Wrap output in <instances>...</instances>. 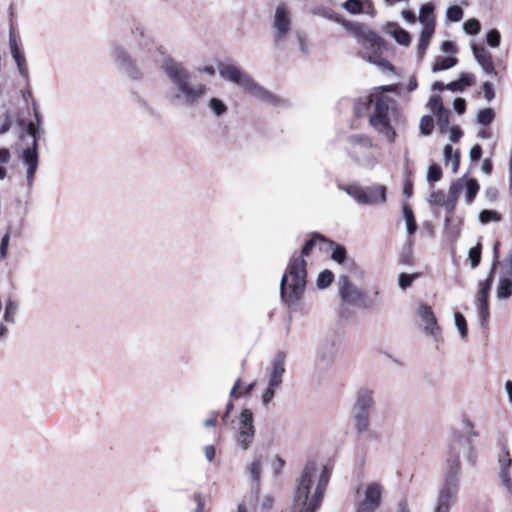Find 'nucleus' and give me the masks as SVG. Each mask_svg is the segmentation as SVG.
Segmentation results:
<instances>
[{
	"label": "nucleus",
	"mask_w": 512,
	"mask_h": 512,
	"mask_svg": "<svg viewBox=\"0 0 512 512\" xmlns=\"http://www.w3.org/2000/svg\"><path fill=\"white\" fill-rule=\"evenodd\" d=\"M126 42L133 56L120 44L111 46L110 55L122 74L132 80L140 81L144 73L139 63L145 65L154 61L157 47L142 28L132 31Z\"/></svg>",
	"instance_id": "f257e3e1"
},
{
	"label": "nucleus",
	"mask_w": 512,
	"mask_h": 512,
	"mask_svg": "<svg viewBox=\"0 0 512 512\" xmlns=\"http://www.w3.org/2000/svg\"><path fill=\"white\" fill-rule=\"evenodd\" d=\"M330 472L326 465L308 462L297 479L290 512H316L322 503Z\"/></svg>",
	"instance_id": "f03ea898"
},
{
	"label": "nucleus",
	"mask_w": 512,
	"mask_h": 512,
	"mask_svg": "<svg viewBox=\"0 0 512 512\" xmlns=\"http://www.w3.org/2000/svg\"><path fill=\"white\" fill-rule=\"evenodd\" d=\"M463 454L466 460L474 465L476 453L470 438L457 436L451 440L448 447L446 474L442 488L439 491L436 505L433 512H449L454 505L458 494V474L460 471V455Z\"/></svg>",
	"instance_id": "7ed1b4c3"
},
{
	"label": "nucleus",
	"mask_w": 512,
	"mask_h": 512,
	"mask_svg": "<svg viewBox=\"0 0 512 512\" xmlns=\"http://www.w3.org/2000/svg\"><path fill=\"white\" fill-rule=\"evenodd\" d=\"M164 73L173 87L167 94L170 104L176 107L194 108L208 91L206 84L193 82L190 71L174 58H165Z\"/></svg>",
	"instance_id": "20e7f679"
},
{
	"label": "nucleus",
	"mask_w": 512,
	"mask_h": 512,
	"mask_svg": "<svg viewBox=\"0 0 512 512\" xmlns=\"http://www.w3.org/2000/svg\"><path fill=\"white\" fill-rule=\"evenodd\" d=\"M317 241H325L322 235L314 234L307 240L301 250V255L293 257L280 281V297L288 307H294L301 301L307 283L306 261Z\"/></svg>",
	"instance_id": "39448f33"
},
{
	"label": "nucleus",
	"mask_w": 512,
	"mask_h": 512,
	"mask_svg": "<svg viewBox=\"0 0 512 512\" xmlns=\"http://www.w3.org/2000/svg\"><path fill=\"white\" fill-rule=\"evenodd\" d=\"M399 118L396 101L382 93H374L373 107L369 112V125L389 143L396 140L397 134L393 122H398Z\"/></svg>",
	"instance_id": "423d86ee"
},
{
	"label": "nucleus",
	"mask_w": 512,
	"mask_h": 512,
	"mask_svg": "<svg viewBox=\"0 0 512 512\" xmlns=\"http://www.w3.org/2000/svg\"><path fill=\"white\" fill-rule=\"evenodd\" d=\"M220 76L229 82L235 83L256 99L272 106H281L285 100L268 91L257 83L248 73L233 64L220 63L218 65Z\"/></svg>",
	"instance_id": "0eeeda50"
},
{
	"label": "nucleus",
	"mask_w": 512,
	"mask_h": 512,
	"mask_svg": "<svg viewBox=\"0 0 512 512\" xmlns=\"http://www.w3.org/2000/svg\"><path fill=\"white\" fill-rule=\"evenodd\" d=\"M345 26L351 31V33H353L358 43L370 51L367 56H363L368 62L381 67H386L389 70L393 69L392 65L387 60L381 58L378 54L382 41L376 33L371 30L363 29V27L358 23L348 22Z\"/></svg>",
	"instance_id": "6e6552de"
},
{
	"label": "nucleus",
	"mask_w": 512,
	"mask_h": 512,
	"mask_svg": "<svg viewBox=\"0 0 512 512\" xmlns=\"http://www.w3.org/2000/svg\"><path fill=\"white\" fill-rule=\"evenodd\" d=\"M347 141L349 153L358 164L366 167H372L376 164V159L372 154L373 143L369 136L351 135Z\"/></svg>",
	"instance_id": "1a4fd4ad"
},
{
	"label": "nucleus",
	"mask_w": 512,
	"mask_h": 512,
	"mask_svg": "<svg viewBox=\"0 0 512 512\" xmlns=\"http://www.w3.org/2000/svg\"><path fill=\"white\" fill-rule=\"evenodd\" d=\"M500 246L499 242H496L494 244L493 252H494V259L492 263V268L490 270V273L487 277V279L480 283L479 290L475 297V303L478 307V315L480 318L481 325L484 326L487 318L489 317V307H488V296L489 292L493 283V276L496 269V266L499 264V256H498V248Z\"/></svg>",
	"instance_id": "9d476101"
},
{
	"label": "nucleus",
	"mask_w": 512,
	"mask_h": 512,
	"mask_svg": "<svg viewBox=\"0 0 512 512\" xmlns=\"http://www.w3.org/2000/svg\"><path fill=\"white\" fill-rule=\"evenodd\" d=\"M263 466V456L256 455L253 461L248 465L247 469L249 471L250 477L252 479V488L251 494L249 497L244 499L242 503L238 505L237 512H254V504L258 500L259 496V485H260V477L262 473Z\"/></svg>",
	"instance_id": "9b49d317"
},
{
	"label": "nucleus",
	"mask_w": 512,
	"mask_h": 512,
	"mask_svg": "<svg viewBox=\"0 0 512 512\" xmlns=\"http://www.w3.org/2000/svg\"><path fill=\"white\" fill-rule=\"evenodd\" d=\"M234 428L237 446L242 450L249 449L255 435L253 413L249 409H244L237 417Z\"/></svg>",
	"instance_id": "f8f14e48"
},
{
	"label": "nucleus",
	"mask_w": 512,
	"mask_h": 512,
	"mask_svg": "<svg viewBox=\"0 0 512 512\" xmlns=\"http://www.w3.org/2000/svg\"><path fill=\"white\" fill-rule=\"evenodd\" d=\"M291 17L286 4H279L275 10L273 29L274 42L277 46H282L290 30Z\"/></svg>",
	"instance_id": "ddd939ff"
},
{
	"label": "nucleus",
	"mask_w": 512,
	"mask_h": 512,
	"mask_svg": "<svg viewBox=\"0 0 512 512\" xmlns=\"http://www.w3.org/2000/svg\"><path fill=\"white\" fill-rule=\"evenodd\" d=\"M382 487L376 482L367 484L364 498L359 503L356 512H375L381 504Z\"/></svg>",
	"instance_id": "4468645a"
},
{
	"label": "nucleus",
	"mask_w": 512,
	"mask_h": 512,
	"mask_svg": "<svg viewBox=\"0 0 512 512\" xmlns=\"http://www.w3.org/2000/svg\"><path fill=\"white\" fill-rule=\"evenodd\" d=\"M338 292L341 300L349 305H357L363 298L362 291L352 284L347 275L338 278Z\"/></svg>",
	"instance_id": "2eb2a0df"
},
{
	"label": "nucleus",
	"mask_w": 512,
	"mask_h": 512,
	"mask_svg": "<svg viewBox=\"0 0 512 512\" xmlns=\"http://www.w3.org/2000/svg\"><path fill=\"white\" fill-rule=\"evenodd\" d=\"M20 158L23 164L26 166V181L27 186L30 188L33 186L39 163L38 146L36 143L31 144L29 147L25 148L22 151Z\"/></svg>",
	"instance_id": "dca6fc26"
},
{
	"label": "nucleus",
	"mask_w": 512,
	"mask_h": 512,
	"mask_svg": "<svg viewBox=\"0 0 512 512\" xmlns=\"http://www.w3.org/2000/svg\"><path fill=\"white\" fill-rule=\"evenodd\" d=\"M464 188H466V201L470 204L479 191V184L475 179L459 178L450 186L449 194L451 197L457 198Z\"/></svg>",
	"instance_id": "f3484780"
},
{
	"label": "nucleus",
	"mask_w": 512,
	"mask_h": 512,
	"mask_svg": "<svg viewBox=\"0 0 512 512\" xmlns=\"http://www.w3.org/2000/svg\"><path fill=\"white\" fill-rule=\"evenodd\" d=\"M417 314L424 324V332L432 336L437 341L440 334V328L437 325V321L431 307L426 304H421L417 310Z\"/></svg>",
	"instance_id": "a211bd4d"
},
{
	"label": "nucleus",
	"mask_w": 512,
	"mask_h": 512,
	"mask_svg": "<svg viewBox=\"0 0 512 512\" xmlns=\"http://www.w3.org/2000/svg\"><path fill=\"white\" fill-rule=\"evenodd\" d=\"M286 355L284 352H279L273 362L270 372L268 385L272 388H278L282 384V377L285 372Z\"/></svg>",
	"instance_id": "6ab92c4d"
},
{
	"label": "nucleus",
	"mask_w": 512,
	"mask_h": 512,
	"mask_svg": "<svg viewBox=\"0 0 512 512\" xmlns=\"http://www.w3.org/2000/svg\"><path fill=\"white\" fill-rule=\"evenodd\" d=\"M474 57L482 69L491 75H496L492 56L484 47H478L477 45L472 46Z\"/></svg>",
	"instance_id": "aec40b11"
},
{
	"label": "nucleus",
	"mask_w": 512,
	"mask_h": 512,
	"mask_svg": "<svg viewBox=\"0 0 512 512\" xmlns=\"http://www.w3.org/2000/svg\"><path fill=\"white\" fill-rule=\"evenodd\" d=\"M374 405L373 392L367 388H361L357 392L354 411L369 412Z\"/></svg>",
	"instance_id": "412c9836"
},
{
	"label": "nucleus",
	"mask_w": 512,
	"mask_h": 512,
	"mask_svg": "<svg viewBox=\"0 0 512 512\" xmlns=\"http://www.w3.org/2000/svg\"><path fill=\"white\" fill-rule=\"evenodd\" d=\"M512 296V276L499 272L496 286V297L499 300H506Z\"/></svg>",
	"instance_id": "4be33fe9"
},
{
	"label": "nucleus",
	"mask_w": 512,
	"mask_h": 512,
	"mask_svg": "<svg viewBox=\"0 0 512 512\" xmlns=\"http://www.w3.org/2000/svg\"><path fill=\"white\" fill-rule=\"evenodd\" d=\"M386 201L384 186L371 187L365 190L363 204L374 205Z\"/></svg>",
	"instance_id": "5701e85b"
},
{
	"label": "nucleus",
	"mask_w": 512,
	"mask_h": 512,
	"mask_svg": "<svg viewBox=\"0 0 512 512\" xmlns=\"http://www.w3.org/2000/svg\"><path fill=\"white\" fill-rule=\"evenodd\" d=\"M387 32L400 45L408 46L411 42L410 34L406 30L401 28L397 23H388Z\"/></svg>",
	"instance_id": "b1692460"
},
{
	"label": "nucleus",
	"mask_w": 512,
	"mask_h": 512,
	"mask_svg": "<svg viewBox=\"0 0 512 512\" xmlns=\"http://www.w3.org/2000/svg\"><path fill=\"white\" fill-rule=\"evenodd\" d=\"M339 347L340 339L338 337L331 340L326 339L321 345V357L330 362L339 351Z\"/></svg>",
	"instance_id": "393cba45"
},
{
	"label": "nucleus",
	"mask_w": 512,
	"mask_h": 512,
	"mask_svg": "<svg viewBox=\"0 0 512 512\" xmlns=\"http://www.w3.org/2000/svg\"><path fill=\"white\" fill-rule=\"evenodd\" d=\"M373 103H374V93L364 96V97H360L355 102V105H354L355 114L358 117H362L365 114L369 115V112L372 110Z\"/></svg>",
	"instance_id": "a878e982"
},
{
	"label": "nucleus",
	"mask_w": 512,
	"mask_h": 512,
	"mask_svg": "<svg viewBox=\"0 0 512 512\" xmlns=\"http://www.w3.org/2000/svg\"><path fill=\"white\" fill-rule=\"evenodd\" d=\"M457 64V59L454 57H441L437 56L432 64V71L438 72L453 68Z\"/></svg>",
	"instance_id": "bb28decb"
},
{
	"label": "nucleus",
	"mask_w": 512,
	"mask_h": 512,
	"mask_svg": "<svg viewBox=\"0 0 512 512\" xmlns=\"http://www.w3.org/2000/svg\"><path fill=\"white\" fill-rule=\"evenodd\" d=\"M353 417L355 428L359 433L368 431L369 429V412L354 411Z\"/></svg>",
	"instance_id": "cd10ccee"
},
{
	"label": "nucleus",
	"mask_w": 512,
	"mask_h": 512,
	"mask_svg": "<svg viewBox=\"0 0 512 512\" xmlns=\"http://www.w3.org/2000/svg\"><path fill=\"white\" fill-rule=\"evenodd\" d=\"M497 462L499 466V478L502 477V473L509 474L512 460L506 448H502L498 453Z\"/></svg>",
	"instance_id": "c85d7f7f"
},
{
	"label": "nucleus",
	"mask_w": 512,
	"mask_h": 512,
	"mask_svg": "<svg viewBox=\"0 0 512 512\" xmlns=\"http://www.w3.org/2000/svg\"><path fill=\"white\" fill-rule=\"evenodd\" d=\"M473 76L469 74L463 75L459 80L453 81L445 86V88L449 91L453 92H461L465 87L472 85Z\"/></svg>",
	"instance_id": "c756f323"
},
{
	"label": "nucleus",
	"mask_w": 512,
	"mask_h": 512,
	"mask_svg": "<svg viewBox=\"0 0 512 512\" xmlns=\"http://www.w3.org/2000/svg\"><path fill=\"white\" fill-rule=\"evenodd\" d=\"M433 11L434 8L430 3L421 6L419 11V21L422 24V26H426L427 24L435 25Z\"/></svg>",
	"instance_id": "7c9ffc66"
},
{
	"label": "nucleus",
	"mask_w": 512,
	"mask_h": 512,
	"mask_svg": "<svg viewBox=\"0 0 512 512\" xmlns=\"http://www.w3.org/2000/svg\"><path fill=\"white\" fill-rule=\"evenodd\" d=\"M207 107L217 117L226 114L228 111L227 105L222 100L216 97L210 98L208 100Z\"/></svg>",
	"instance_id": "2f4dec72"
},
{
	"label": "nucleus",
	"mask_w": 512,
	"mask_h": 512,
	"mask_svg": "<svg viewBox=\"0 0 512 512\" xmlns=\"http://www.w3.org/2000/svg\"><path fill=\"white\" fill-rule=\"evenodd\" d=\"M403 218L406 222V229L409 235H412L417 230V224L412 209L405 204L402 208Z\"/></svg>",
	"instance_id": "473e14b6"
},
{
	"label": "nucleus",
	"mask_w": 512,
	"mask_h": 512,
	"mask_svg": "<svg viewBox=\"0 0 512 512\" xmlns=\"http://www.w3.org/2000/svg\"><path fill=\"white\" fill-rule=\"evenodd\" d=\"M495 118V112L492 108H484L478 111L476 121L482 126L490 125Z\"/></svg>",
	"instance_id": "72a5a7b5"
},
{
	"label": "nucleus",
	"mask_w": 512,
	"mask_h": 512,
	"mask_svg": "<svg viewBox=\"0 0 512 512\" xmlns=\"http://www.w3.org/2000/svg\"><path fill=\"white\" fill-rule=\"evenodd\" d=\"M17 311L18 304L13 300L8 299V301L6 302L5 311L3 315L4 320L8 323L13 324L15 322V315Z\"/></svg>",
	"instance_id": "f704fd0d"
},
{
	"label": "nucleus",
	"mask_w": 512,
	"mask_h": 512,
	"mask_svg": "<svg viewBox=\"0 0 512 512\" xmlns=\"http://www.w3.org/2000/svg\"><path fill=\"white\" fill-rule=\"evenodd\" d=\"M341 189L353 197L359 204H363L365 189L356 185L343 186Z\"/></svg>",
	"instance_id": "c9c22d12"
},
{
	"label": "nucleus",
	"mask_w": 512,
	"mask_h": 512,
	"mask_svg": "<svg viewBox=\"0 0 512 512\" xmlns=\"http://www.w3.org/2000/svg\"><path fill=\"white\" fill-rule=\"evenodd\" d=\"M334 279V274L330 270H323L318 274L317 287L319 289H325L331 285Z\"/></svg>",
	"instance_id": "e433bc0d"
},
{
	"label": "nucleus",
	"mask_w": 512,
	"mask_h": 512,
	"mask_svg": "<svg viewBox=\"0 0 512 512\" xmlns=\"http://www.w3.org/2000/svg\"><path fill=\"white\" fill-rule=\"evenodd\" d=\"M419 129L422 135L428 136L433 132L434 120L431 116L425 115L420 119Z\"/></svg>",
	"instance_id": "4c0bfd02"
},
{
	"label": "nucleus",
	"mask_w": 512,
	"mask_h": 512,
	"mask_svg": "<svg viewBox=\"0 0 512 512\" xmlns=\"http://www.w3.org/2000/svg\"><path fill=\"white\" fill-rule=\"evenodd\" d=\"M454 321L461 337L466 338L468 334V327L465 317L460 312H456L454 314Z\"/></svg>",
	"instance_id": "58836bf2"
},
{
	"label": "nucleus",
	"mask_w": 512,
	"mask_h": 512,
	"mask_svg": "<svg viewBox=\"0 0 512 512\" xmlns=\"http://www.w3.org/2000/svg\"><path fill=\"white\" fill-rule=\"evenodd\" d=\"M446 18L451 22H459L463 18V10L458 5L448 7Z\"/></svg>",
	"instance_id": "ea45409f"
},
{
	"label": "nucleus",
	"mask_w": 512,
	"mask_h": 512,
	"mask_svg": "<svg viewBox=\"0 0 512 512\" xmlns=\"http://www.w3.org/2000/svg\"><path fill=\"white\" fill-rule=\"evenodd\" d=\"M442 177V171L439 165L432 164L427 171V180L430 183L438 182Z\"/></svg>",
	"instance_id": "a19ab883"
},
{
	"label": "nucleus",
	"mask_w": 512,
	"mask_h": 512,
	"mask_svg": "<svg viewBox=\"0 0 512 512\" xmlns=\"http://www.w3.org/2000/svg\"><path fill=\"white\" fill-rule=\"evenodd\" d=\"M343 7L346 11H348L351 14H359L362 12L363 5L361 0H347Z\"/></svg>",
	"instance_id": "79ce46f5"
},
{
	"label": "nucleus",
	"mask_w": 512,
	"mask_h": 512,
	"mask_svg": "<svg viewBox=\"0 0 512 512\" xmlns=\"http://www.w3.org/2000/svg\"><path fill=\"white\" fill-rule=\"evenodd\" d=\"M500 215L496 211L492 210H483L479 214V221L482 224H487L491 221H499Z\"/></svg>",
	"instance_id": "37998d69"
},
{
	"label": "nucleus",
	"mask_w": 512,
	"mask_h": 512,
	"mask_svg": "<svg viewBox=\"0 0 512 512\" xmlns=\"http://www.w3.org/2000/svg\"><path fill=\"white\" fill-rule=\"evenodd\" d=\"M419 274L418 273H414V274H406V273H401L399 275V286L401 289L405 290L407 288H409L413 281L418 278Z\"/></svg>",
	"instance_id": "c03bdc74"
},
{
	"label": "nucleus",
	"mask_w": 512,
	"mask_h": 512,
	"mask_svg": "<svg viewBox=\"0 0 512 512\" xmlns=\"http://www.w3.org/2000/svg\"><path fill=\"white\" fill-rule=\"evenodd\" d=\"M463 29L467 34L476 35L480 32L481 26L477 19H469L464 23Z\"/></svg>",
	"instance_id": "a18cd8bd"
},
{
	"label": "nucleus",
	"mask_w": 512,
	"mask_h": 512,
	"mask_svg": "<svg viewBox=\"0 0 512 512\" xmlns=\"http://www.w3.org/2000/svg\"><path fill=\"white\" fill-rule=\"evenodd\" d=\"M487 44L491 47H498L501 41L500 32L497 29H491L486 34Z\"/></svg>",
	"instance_id": "49530a36"
},
{
	"label": "nucleus",
	"mask_w": 512,
	"mask_h": 512,
	"mask_svg": "<svg viewBox=\"0 0 512 512\" xmlns=\"http://www.w3.org/2000/svg\"><path fill=\"white\" fill-rule=\"evenodd\" d=\"M428 107L435 115L445 110V108L442 105L441 97L439 95H433L430 97Z\"/></svg>",
	"instance_id": "de8ad7c7"
},
{
	"label": "nucleus",
	"mask_w": 512,
	"mask_h": 512,
	"mask_svg": "<svg viewBox=\"0 0 512 512\" xmlns=\"http://www.w3.org/2000/svg\"><path fill=\"white\" fill-rule=\"evenodd\" d=\"M469 259L473 268L477 267L481 261V245L477 244L469 250Z\"/></svg>",
	"instance_id": "09e8293b"
},
{
	"label": "nucleus",
	"mask_w": 512,
	"mask_h": 512,
	"mask_svg": "<svg viewBox=\"0 0 512 512\" xmlns=\"http://www.w3.org/2000/svg\"><path fill=\"white\" fill-rule=\"evenodd\" d=\"M12 58L14 59L21 76H23L24 78H28V68L26 66V59L23 53Z\"/></svg>",
	"instance_id": "8fccbe9b"
},
{
	"label": "nucleus",
	"mask_w": 512,
	"mask_h": 512,
	"mask_svg": "<svg viewBox=\"0 0 512 512\" xmlns=\"http://www.w3.org/2000/svg\"><path fill=\"white\" fill-rule=\"evenodd\" d=\"M332 259L339 264L344 263L346 259L345 247L341 245H336L332 251Z\"/></svg>",
	"instance_id": "3c124183"
},
{
	"label": "nucleus",
	"mask_w": 512,
	"mask_h": 512,
	"mask_svg": "<svg viewBox=\"0 0 512 512\" xmlns=\"http://www.w3.org/2000/svg\"><path fill=\"white\" fill-rule=\"evenodd\" d=\"M434 31H435V25L427 24L426 26H423L419 40H421V42L430 43V40L432 38Z\"/></svg>",
	"instance_id": "603ef678"
},
{
	"label": "nucleus",
	"mask_w": 512,
	"mask_h": 512,
	"mask_svg": "<svg viewBox=\"0 0 512 512\" xmlns=\"http://www.w3.org/2000/svg\"><path fill=\"white\" fill-rule=\"evenodd\" d=\"M500 272L512 276V248L509 250L507 256L503 260Z\"/></svg>",
	"instance_id": "864d4df0"
},
{
	"label": "nucleus",
	"mask_w": 512,
	"mask_h": 512,
	"mask_svg": "<svg viewBox=\"0 0 512 512\" xmlns=\"http://www.w3.org/2000/svg\"><path fill=\"white\" fill-rule=\"evenodd\" d=\"M436 117H437L438 125H439L440 129L444 130L445 128H447V126L449 124V111L445 109V110L437 113Z\"/></svg>",
	"instance_id": "5fc2aeb1"
},
{
	"label": "nucleus",
	"mask_w": 512,
	"mask_h": 512,
	"mask_svg": "<svg viewBox=\"0 0 512 512\" xmlns=\"http://www.w3.org/2000/svg\"><path fill=\"white\" fill-rule=\"evenodd\" d=\"M10 240V228L4 234L0 243V258L4 259L7 255V248Z\"/></svg>",
	"instance_id": "6e6d98bb"
},
{
	"label": "nucleus",
	"mask_w": 512,
	"mask_h": 512,
	"mask_svg": "<svg viewBox=\"0 0 512 512\" xmlns=\"http://www.w3.org/2000/svg\"><path fill=\"white\" fill-rule=\"evenodd\" d=\"M429 203L436 205H443L445 202V194L442 191H434L430 194Z\"/></svg>",
	"instance_id": "4d7b16f0"
},
{
	"label": "nucleus",
	"mask_w": 512,
	"mask_h": 512,
	"mask_svg": "<svg viewBox=\"0 0 512 512\" xmlns=\"http://www.w3.org/2000/svg\"><path fill=\"white\" fill-rule=\"evenodd\" d=\"M27 134L32 137V143H36L38 146V138H39V129L36 127L35 123L30 122L27 125Z\"/></svg>",
	"instance_id": "13d9d810"
},
{
	"label": "nucleus",
	"mask_w": 512,
	"mask_h": 512,
	"mask_svg": "<svg viewBox=\"0 0 512 512\" xmlns=\"http://www.w3.org/2000/svg\"><path fill=\"white\" fill-rule=\"evenodd\" d=\"M483 91H484V97L485 99L490 102L495 97L493 84L491 82H485L483 84Z\"/></svg>",
	"instance_id": "bf43d9fd"
},
{
	"label": "nucleus",
	"mask_w": 512,
	"mask_h": 512,
	"mask_svg": "<svg viewBox=\"0 0 512 512\" xmlns=\"http://www.w3.org/2000/svg\"><path fill=\"white\" fill-rule=\"evenodd\" d=\"M481 156H482L481 146L478 144L474 145L471 148L470 153H469L470 160L472 162H476V161L480 160Z\"/></svg>",
	"instance_id": "052dcab7"
},
{
	"label": "nucleus",
	"mask_w": 512,
	"mask_h": 512,
	"mask_svg": "<svg viewBox=\"0 0 512 512\" xmlns=\"http://www.w3.org/2000/svg\"><path fill=\"white\" fill-rule=\"evenodd\" d=\"M455 111L462 115L466 110V101L463 98H456L453 103Z\"/></svg>",
	"instance_id": "680f3d73"
},
{
	"label": "nucleus",
	"mask_w": 512,
	"mask_h": 512,
	"mask_svg": "<svg viewBox=\"0 0 512 512\" xmlns=\"http://www.w3.org/2000/svg\"><path fill=\"white\" fill-rule=\"evenodd\" d=\"M459 164H460V151L455 150L453 157L451 158L450 164H449V165H451V170L453 173H456L458 171Z\"/></svg>",
	"instance_id": "e2e57ef3"
},
{
	"label": "nucleus",
	"mask_w": 512,
	"mask_h": 512,
	"mask_svg": "<svg viewBox=\"0 0 512 512\" xmlns=\"http://www.w3.org/2000/svg\"><path fill=\"white\" fill-rule=\"evenodd\" d=\"M462 135H463L462 130L459 127H457V126H453L450 129L449 139H450V141L456 143V142H458L460 140Z\"/></svg>",
	"instance_id": "0e129e2a"
},
{
	"label": "nucleus",
	"mask_w": 512,
	"mask_h": 512,
	"mask_svg": "<svg viewBox=\"0 0 512 512\" xmlns=\"http://www.w3.org/2000/svg\"><path fill=\"white\" fill-rule=\"evenodd\" d=\"M275 389L276 388H272L268 385V388L265 390V392L262 395V402L264 405H267L271 402V400L273 399V397L275 395Z\"/></svg>",
	"instance_id": "69168bd1"
},
{
	"label": "nucleus",
	"mask_w": 512,
	"mask_h": 512,
	"mask_svg": "<svg viewBox=\"0 0 512 512\" xmlns=\"http://www.w3.org/2000/svg\"><path fill=\"white\" fill-rule=\"evenodd\" d=\"M502 484L506 488L508 494L512 497V480L510 478V474L502 473V477L500 478Z\"/></svg>",
	"instance_id": "338daca9"
},
{
	"label": "nucleus",
	"mask_w": 512,
	"mask_h": 512,
	"mask_svg": "<svg viewBox=\"0 0 512 512\" xmlns=\"http://www.w3.org/2000/svg\"><path fill=\"white\" fill-rule=\"evenodd\" d=\"M441 50L444 52V53H448V54H455L457 53V47L456 45L451 42V41H445L442 43L441 45Z\"/></svg>",
	"instance_id": "774afa93"
}]
</instances>
